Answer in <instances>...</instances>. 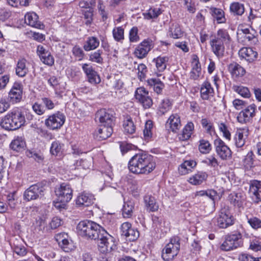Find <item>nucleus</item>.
I'll use <instances>...</instances> for the list:
<instances>
[{"instance_id": "obj_1", "label": "nucleus", "mask_w": 261, "mask_h": 261, "mask_svg": "<svg viewBox=\"0 0 261 261\" xmlns=\"http://www.w3.org/2000/svg\"><path fill=\"white\" fill-rule=\"evenodd\" d=\"M153 156L145 153H137L128 162L129 171L137 174H148L155 168Z\"/></svg>"}, {"instance_id": "obj_2", "label": "nucleus", "mask_w": 261, "mask_h": 261, "mask_svg": "<svg viewBox=\"0 0 261 261\" xmlns=\"http://www.w3.org/2000/svg\"><path fill=\"white\" fill-rule=\"evenodd\" d=\"M25 122L22 112L18 109H13L2 117L0 125L6 130H16L23 126Z\"/></svg>"}, {"instance_id": "obj_3", "label": "nucleus", "mask_w": 261, "mask_h": 261, "mask_svg": "<svg viewBox=\"0 0 261 261\" xmlns=\"http://www.w3.org/2000/svg\"><path fill=\"white\" fill-rule=\"evenodd\" d=\"M102 228L96 222L90 220H84L79 222L77 226V232L86 239L96 240L98 239Z\"/></svg>"}, {"instance_id": "obj_4", "label": "nucleus", "mask_w": 261, "mask_h": 261, "mask_svg": "<svg viewBox=\"0 0 261 261\" xmlns=\"http://www.w3.org/2000/svg\"><path fill=\"white\" fill-rule=\"evenodd\" d=\"M180 239L178 236L170 238L162 251V257L165 261L173 260L178 254L180 248Z\"/></svg>"}, {"instance_id": "obj_5", "label": "nucleus", "mask_w": 261, "mask_h": 261, "mask_svg": "<svg viewBox=\"0 0 261 261\" xmlns=\"http://www.w3.org/2000/svg\"><path fill=\"white\" fill-rule=\"evenodd\" d=\"M97 240L99 241L98 243V249L103 254L111 252L116 247L115 239L105 229L101 230V232Z\"/></svg>"}, {"instance_id": "obj_6", "label": "nucleus", "mask_w": 261, "mask_h": 261, "mask_svg": "<svg viewBox=\"0 0 261 261\" xmlns=\"http://www.w3.org/2000/svg\"><path fill=\"white\" fill-rule=\"evenodd\" d=\"M242 245V234L240 232H237L226 236L220 248L224 251H230L241 247Z\"/></svg>"}, {"instance_id": "obj_7", "label": "nucleus", "mask_w": 261, "mask_h": 261, "mask_svg": "<svg viewBox=\"0 0 261 261\" xmlns=\"http://www.w3.org/2000/svg\"><path fill=\"white\" fill-rule=\"evenodd\" d=\"M55 192L58 200L61 203H67L72 197V190L71 186L67 183H62L59 187H57Z\"/></svg>"}, {"instance_id": "obj_8", "label": "nucleus", "mask_w": 261, "mask_h": 261, "mask_svg": "<svg viewBox=\"0 0 261 261\" xmlns=\"http://www.w3.org/2000/svg\"><path fill=\"white\" fill-rule=\"evenodd\" d=\"M234 218L228 207L221 208L217 218V225L221 228H226L233 225Z\"/></svg>"}, {"instance_id": "obj_9", "label": "nucleus", "mask_w": 261, "mask_h": 261, "mask_svg": "<svg viewBox=\"0 0 261 261\" xmlns=\"http://www.w3.org/2000/svg\"><path fill=\"white\" fill-rule=\"evenodd\" d=\"M65 117L64 115L58 112L48 116L45 120L46 126L50 129H56L60 128L64 123Z\"/></svg>"}, {"instance_id": "obj_10", "label": "nucleus", "mask_w": 261, "mask_h": 261, "mask_svg": "<svg viewBox=\"0 0 261 261\" xmlns=\"http://www.w3.org/2000/svg\"><path fill=\"white\" fill-rule=\"evenodd\" d=\"M45 188L40 184L31 186L24 193L23 197L27 201L36 199L44 195Z\"/></svg>"}, {"instance_id": "obj_11", "label": "nucleus", "mask_w": 261, "mask_h": 261, "mask_svg": "<svg viewBox=\"0 0 261 261\" xmlns=\"http://www.w3.org/2000/svg\"><path fill=\"white\" fill-rule=\"evenodd\" d=\"M135 95L136 99L144 108L149 109L152 106V99L149 95L148 91L144 87L138 88L136 90Z\"/></svg>"}, {"instance_id": "obj_12", "label": "nucleus", "mask_w": 261, "mask_h": 261, "mask_svg": "<svg viewBox=\"0 0 261 261\" xmlns=\"http://www.w3.org/2000/svg\"><path fill=\"white\" fill-rule=\"evenodd\" d=\"M214 146L216 153L222 160H227L231 156V150L221 139L215 140Z\"/></svg>"}, {"instance_id": "obj_13", "label": "nucleus", "mask_w": 261, "mask_h": 261, "mask_svg": "<svg viewBox=\"0 0 261 261\" xmlns=\"http://www.w3.org/2000/svg\"><path fill=\"white\" fill-rule=\"evenodd\" d=\"M36 52L41 61L43 64L49 66H51L54 64V58L47 47L42 45H39L37 47Z\"/></svg>"}, {"instance_id": "obj_14", "label": "nucleus", "mask_w": 261, "mask_h": 261, "mask_svg": "<svg viewBox=\"0 0 261 261\" xmlns=\"http://www.w3.org/2000/svg\"><path fill=\"white\" fill-rule=\"evenodd\" d=\"M96 118L98 119L100 124L114 125V117L113 112L111 110L100 109L96 114Z\"/></svg>"}, {"instance_id": "obj_15", "label": "nucleus", "mask_w": 261, "mask_h": 261, "mask_svg": "<svg viewBox=\"0 0 261 261\" xmlns=\"http://www.w3.org/2000/svg\"><path fill=\"white\" fill-rule=\"evenodd\" d=\"M153 46L152 40L145 39L137 46L135 50L134 54L138 58L143 59L147 56Z\"/></svg>"}, {"instance_id": "obj_16", "label": "nucleus", "mask_w": 261, "mask_h": 261, "mask_svg": "<svg viewBox=\"0 0 261 261\" xmlns=\"http://www.w3.org/2000/svg\"><path fill=\"white\" fill-rule=\"evenodd\" d=\"M255 109L256 106L252 104L241 111L237 116L238 122L242 124L249 122L255 116Z\"/></svg>"}, {"instance_id": "obj_17", "label": "nucleus", "mask_w": 261, "mask_h": 261, "mask_svg": "<svg viewBox=\"0 0 261 261\" xmlns=\"http://www.w3.org/2000/svg\"><path fill=\"white\" fill-rule=\"evenodd\" d=\"M121 235L125 237L126 240L134 241L139 236V231L132 227L131 224L128 222L123 223L121 226Z\"/></svg>"}, {"instance_id": "obj_18", "label": "nucleus", "mask_w": 261, "mask_h": 261, "mask_svg": "<svg viewBox=\"0 0 261 261\" xmlns=\"http://www.w3.org/2000/svg\"><path fill=\"white\" fill-rule=\"evenodd\" d=\"M249 193L252 200L255 203L261 201V181L253 180L250 181Z\"/></svg>"}, {"instance_id": "obj_19", "label": "nucleus", "mask_w": 261, "mask_h": 261, "mask_svg": "<svg viewBox=\"0 0 261 261\" xmlns=\"http://www.w3.org/2000/svg\"><path fill=\"white\" fill-rule=\"evenodd\" d=\"M248 135L247 128H237L233 138L234 144L237 148H241L244 146Z\"/></svg>"}, {"instance_id": "obj_20", "label": "nucleus", "mask_w": 261, "mask_h": 261, "mask_svg": "<svg viewBox=\"0 0 261 261\" xmlns=\"http://www.w3.org/2000/svg\"><path fill=\"white\" fill-rule=\"evenodd\" d=\"M191 66L192 69L190 72V78L193 80H197L201 76V67L199 58L196 55L192 56Z\"/></svg>"}, {"instance_id": "obj_21", "label": "nucleus", "mask_w": 261, "mask_h": 261, "mask_svg": "<svg viewBox=\"0 0 261 261\" xmlns=\"http://www.w3.org/2000/svg\"><path fill=\"white\" fill-rule=\"evenodd\" d=\"M22 86L20 83L15 82L9 93V97L13 103L19 102L22 98Z\"/></svg>"}, {"instance_id": "obj_22", "label": "nucleus", "mask_w": 261, "mask_h": 261, "mask_svg": "<svg viewBox=\"0 0 261 261\" xmlns=\"http://www.w3.org/2000/svg\"><path fill=\"white\" fill-rule=\"evenodd\" d=\"M10 244L13 251L17 255L23 256L27 253L25 247L23 245L22 240L19 237L12 238Z\"/></svg>"}, {"instance_id": "obj_23", "label": "nucleus", "mask_w": 261, "mask_h": 261, "mask_svg": "<svg viewBox=\"0 0 261 261\" xmlns=\"http://www.w3.org/2000/svg\"><path fill=\"white\" fill-rule=\"evenodd\" d=\"M38 16L35 12H28L24 16L25 23L32 27L42 30L44 25L38 20Z\"/></svg>"}, {"instance_id": "obj_24", "label": "nucleus", "mask_w": 261, "mask_h": 261, "mask_svg": "<svg viewBox=\"0 0 261 261\" xmlns=\"http://www.w3.org/2000/svg\"><path fill=\"white\" fill-rule=\"evenodd\" d=\"M181 126L180 118L177 114H172L166 123V127L174 133H176Z\"/></svg>"}, {"instance_id": "obj_25", "label": "nucleus", "mask_w": 261, "mask_h": 261, "mask_svg": "<svg viewBox=\"0 0 261 261\" xmlns=\"http://www.w3.org/2000/svg\"><path fill=\"white\" fill-rule=\"evenodd\" d=\"M82 68L86 73L88 81L92 84H97L100 82V78L97 72L93 69L92 67L88 64H84Z\"/></svg>"}, {"instance_id": "obj_26", "label": "nucleus", "mask_w": 261, "mask_h": 261, "mask_svg": "<svg viewBox=\"0 0 261 261\" xmlns=\"http://www.w3.org/2000/svg\"><path fill=\"white\" fill-rule=\"evenodd\" d=\"M221 41L213 39L211 40L210 45L214 54L218 58H222L224 56L225 46Z\"/></svg>"}, {"instance_id": "obj_27", "label": "nucleus", "mask_w": 261, "mask_h": 261, "mask_svg": "<svg viewBox=\"0 0 261 261\" xmlns=\"http://www.w3.org/2000/svg\"><path fill=\"white\" fill-rule=\"evenodd\" d=\"M68 238L67 234L65 233L58 234L56 237V239L59 246L64 251L66 252H69L71 249V243L68 239Z\"/></svg>"}, {"instance_id": "obj_28", "label": "nucleus", "mask_w": 261, "mask_h": 261, "mask_svg": "<svg viewBox=\"0 0 261 261\" xmlns=\"http://www.w3.org/2000/svg\"><path fill=\"white\" fill-rule=\"evenodd\" d=\"M113 126L109 125L100 124L96 132V138L99 140H105L110 137L113 132Z\"/></svg>"}, {"instance_id": "obj_29", "label": "nucleus", "mask_w": 261, "mask_h": 261, "mask_svg": "<svg viewBox=\"0 0 261 261\" xmlns=\"http://www.w3.org/2000/svg\"><path fill=\"white\" fill-rule=\"evenodd\" d=\"M208 174L206 172L200 171L192 175L188 181L193 185H199L206 180Z\"/></svg>"}, {"instance_id": "obj_30", "label": "nucleus", "mask_w": 261, "mask_h": 261, "mask_svg": "<svg viewBox=\"0 0 261 261\" xmlns=\"http://www.w3.org/2000/svg\"><path fill=\"white\" fill-rule=\"evenodd\" d=\"M239 55L241 58L250 62L254 61L257 57V52L250 47L242 48L239 51Z\"/></svg>"}, {"instance_id": "obj_31", "label": "nucleus", "mask_w": 261, "mask_h": 261, "mask_svg": "<svg viewBox=\"0 0 261 261\" xmlns=\"http://www.w3.org/2000/svg\"><path fill=\"white\" fill-rule=\"evenodd\" d=\"M94 196L90 194L82 193L76 200V204L79 206H88L94 202Z\"/></svg>"}, {"instance_id": "obj_32", "label": "nucleus", "mask_w": 261, "mask_h": 261, "mask_svg": "<svg viewBox=\"0 0 261 261\" xmlns=\"http://www.w3.org/2000/svg\"><path fill=\"white\" fill-rule=\"evenodd\" d=\"M27 61L24 58L19 59L17 63L15 68V72L19 77H24L29 72L28 67L27 66Z\"/></svg>"}, {"instance_id": "obj_33", "label": "nucleus", "mask_w": 261, "mask_h": 261, "mask_svg": "<svg viewBox=\"0 0 261 261\" xmlns=\"http://www.w3.org/2000/svg\"><path fill=\"white\" fill-rule=\"evenodd\" d=\"M214 94V89L208 82H204L200 88L201 97L203 99L207 100L212 97Z\"/></svg>"}, {"instance_id": "obj_34", "label": "nucleus", "mask_w": 261, "mask_h": 261, "mask_svg": "<svg viewBox=\"0 0 261 261\" xmlns=\"http://www.w3.org/2000/svg\"><path fill=\"white\" fill-rule=\"evenodd\" d=\"M99 39L94 36L88 37L85 42L83 48L86 51H89L96 49L99 45Z\"/></svg>"}, {"instance_id": "obj_35", "label": "nucleus", "mask_w": 261, "mask_h": 261, "mask_svg": "<svg viewBox=\"0 0 261 261\" xmlns=\"http://www.w3.org/2000/svg\"><path fill=\"white\" fill-rule=\"evenodd\" d=\"M229 11L234 16H242L245 12L244 5L238 2H234L230 4Z\"/></svg>"}, {"instance_id": "obj_36", "label": "nucleus", "mask_w": 261, "mask_h": 261, "mask_svg": "<svg viewBox=\"0 0 261 261\" xmlns=\"http://www.w3.org/2000/svg\"><path fill=\"white\" fill-rule=\"evenodd\" d=\"M147 85L157 94H161L164 88V83L159 79H150L147 81Z\"/></svg>"}, {"instance_id": "obj_37", "label": "nucleus", "mask_w": 261, "mask_h": 261, "mask_svg": "<svg viewBox=\"0 0 261 261\" xmlns=\"http://www.w3.org/2000/svg\"><path fill=\"white\" fill-rule=\"evenodd\" d=\"M228 70L231 75L236 77L243 76L246 72L244 68L236 63L229 64Z\"/></svg>"}, {"instance_id": "obj_38", "label": "nucleus", "mask_w": 261, "mask_h": 261, "mask_svg": "<svg viewBox=\"0 0 261 261\" xmlns=\"http://www.w3.org/2000/svg\"><path fill=\"white\" fill-rule=\"evenodd\" d=\"M93 160L91 158L88 159H81L76 161L74 165V169H83L85 170L90 169L92 166Z\"/></svg>"}, {"instance_id": "obj_39", "label": "nucleus", "mask_w": 261, "mask_h": 261, "mask_svg": "<svg viewBox=\"0 0 261 261\" xmlns=\"http://www.w3.org/2000/svg\"><path fill=\"white\" fill-rule=\"evenodd\" d=\"M144 202L147 210L149 212H155L159 208V205L155 201V198L149 195H146L144 198Z\"/></svg>"}, {"instance_id": "obj_40", "label": "nucleus", "mask_w": 261, "mask_h": 261, "mask_svg": "<svg viewBox=\"0 0 261 261\" xmlns=\"http://www.w3.org/2000/svg\"><path fill=\"white\" fill-rule=\"evenodd\" d=\"M25 146V142L22 137H17L15 138L10 145V148L16 151H21L24 149Z\"/></svg>"}, {"instance_id": "obj_41", "label": "nucleus", "mask_w": 261, "mask_h": 261, "mask_svg": "<svg viewBox=\"0 0 261 261\" xmlns=\"http://www.w3.org/2000/svg\"><path fill=\"white\" fill-rule=\"evenodd\" d=\"M123 128L125 134H133L136 131V126L130 117H127L123 122Z\"/></svg>"}, {"instance_id": "obj_42", "label": "nucleus", "mask_w": 261, "mask_h": 261, "mask_svg": "<svg viewBox=\"0 0 261 261\" xmlns=\"http://www.w3.org/2000/svg\"><path fill=\"white\" fill-rule=\"evenodd\" d=\"M183 34L184 32L179 24H172L170 27L169 35L171 37L174 39H179L182 37Z\"/></svg>"}, {"instance_id": "obj_43", "label": "nucleus", "mask_w": 261, "mask_h": 261, "mask_svg": "<svg viewBox=\"0 0 261 261\" xmlns=\"http://www.w3.org/2000/svg\"><path fill=\"white\" fill-rule=\"evenodd\" d=\"M168 60V57L166 56H159L153 59V62L155 63L156 67L159 71L162 72L166 68Z\"/></svg>"}, {"instance_id": "obj_44", "label": "nucleus", "mask_w": 261, "mask_h": 261, "mask_svg": "<svg viewBox=\"0 0 261 261\" xmlns=\"http://www.w3.org/2000/svg\"><path fill=\"white\" fill-rule=\"evenodd\" d=\"M230 202L234 206L241 207L245 200L244 196L241 193L231 194L229 196Z\"/></svg>"}, {"instance_id": "obj_45", "label": "nucleus", "mask_w": 261, "mask_h": 261, "mask_svg": "<svg viewBox=\"0 0 261 261\" xmlns=\"http://www.w3.org/2000/svg\"><path fill=\"white\" fill-rule=\"evenodd\" d=\"M162 11L160 8H150L146 12L143 14L145 19L150 20L156 18L161 14Z\"/></svg>"}, {"instance_id": "obj_46", "label": "nucleus", "mask_w": 261, "mask_h": 261, "mask_svg": "<svg viewBox=\"0 0 261 261\" xmlns=\"http://www.w3.org/2000/svg\"><path fill=\"white\" fill-rule=\"evenodd\" d=\"M212 15L216 19L218 23H223L225 21L224 11L218 8H212L211 9Z\"/></svg>"}, {"instance_id": "obj_47", "label": "nucleus", "mask_w": 261, "mask_h": 261, "mask_svg": "<svg viewBox=\"0 0 261 261\" xmlns=\"http://www.w3.org/2000/svg\"><path fill=\"white\" fill-rule=\"evenodd\" d=\"M244 34V38L249 41L250 44H255L257 39L255 35V32L252 30V32L249 29H244L240 30Z\"/></svg>"}, {"instance_id": "obj_48", "label": "nucleus", "mask_w": 261, "mask_h": 261, "mask_svg": "<svg viewBox=\"0 0 261 261\" xmlns=\"http://www.w3.org/2000/svg\"><path fill=\"white\" fill-rule=\"evenodd\" d=\"M199 143L198 149L201 153L207 154L211 151L212 147L208 141L201 139L199 141Z\"/></svg>"}, {"instance_id": "obj_49", "label": "nucleus", "mask_w": 261, "mask_h": 261, "mask_svg": "<svg viewBox=\"0 0 261 261\" xmlns=\"http://www.w3.org/2000/svg\"><path fill=\"white\" fill-rule=\"evenodd\" d=\"M254 153L252 151H250L245 156L243 160V166L247 170L250 169L253 166Z\"/></svg>"}, {"instance_id": "obj_50", "label": "nucleus", "mask_w": 261, "mask_h": 261, "mask_svg": "<svg viewBox=\"0 0 261 261\" xmlns=\"http://www.w3.org/2000/svg\"><path fill=\"white\" fill-rule=\"evenodd\" d=\"M214 39L221 41L223 43H226L229 41L230 37L226 30L220 29L217 31Z\"/></svg>"}, {"instance_id": "obj_51", "label": "nucleus", "mask_w": 261, "mask_h": 261, "mask_svg": "<svg viewBox=\"0 0 261 261\" xmlns=\"http://www.w3.org/2000/svg\"><path fill=\"white\" fill-rule=\"evenodd\" d=\"M102 51L98 49L92 53L89 56V60L96 63L102 64L103 62V58L101 57Z\"/></svg>"}, {"instance_id": "obj_52", "label": "nucleus", "mask_w": 261, "mask_h": 261, "mask_svg": "<svg viewBox=\"0 0 261 261\" xmlns=\"http://www.w3.org/2000/svg\"><path fill=\"white\" fill-rule=\"evenodd\" d=\"M134 208L133 203L131 201L124 202L122 208V214L124 217L129 218L133 214Z\"/></svg>"}, {"instance_id": "obj_53", "label": "nucleus", "mask_w": 261, "mask_h": 261, "mask_svg": "<svg viewBox=\"0 0 261 261\" xmlns=\"http://www.w3.org/2000/svg\"><path fill=\"white\" fill-rule=\"evenodd\" d=\"M152 122L151 120H148L146 122L145 127L143 130L144 138L146 140H149L152 136Z\"/></svg>"}, {"instance_id": "obj_54", "label": "nucleus", "mask_w": 261, "mask_h": 261, "mask_svg": "<svg viewBox=\"0 0 261 261\" xmlns=\"http://www.w3.org/2000/svg\"><path fill=\"white\" fill-rule=\"evenodd\" d=\"M171 108V103L168 99H164L161 103L159 111L161 115H164L168 112Z\"/></svg>"}, {"instance_id": "obj_55", "label": "nucleus", "mask_w": 261, "mask_h": 261, "mask_svg": "<svg viewBox=\"0 0 261 261\" xmlns=\"http://www.w3.org/2000/svg\"><path fill=\"white\" fill-rule=\"evenodd\" d=\"M112 33L115 41L120 42L124 39V29L121 27L114 28Z\"/></svg>"}, {"instance_id": "obj_56", "label": "nucleus", "mask_w": 261, "mask_h": 261, "mask_svg": "<svg viewBox=\"0 0 261 261\" xmlns=\"http://www.w3.org/2000/svg\"><path fill=\"white\" fill-rule=\"evenodd\" d=\"M232 89L234 91L245 98H249L251 95L250 92L247 87L241 86H234Z\"/></svg>"}, {"instance_id": "obj_57", "label": "nucleus", "mask_w": 261, "mask_h": 261, "mask_svg": "<svg viewBox=\"0 0 261 261\" xmlns=\"http://www.w3.org/2000/svg\"><path fill=\"white\" fill-rule=\"evenodd\" d=\"M63 145L58 141H54L52 143L50 152L51 154L58 155L61 152Z\"/></svg>"}, {"instance_id": "obj_58", "label": "nucleus", "mask_w": 261, "mask_h": 261, "mask_svg": "<svg viewBox=\"0 0 261 261\" xmlns=\"http://www.w3.org/2000/svg\"><path fill=\"white\" fill-rule=\"evenodd\" d=\"M247 222L253 229L257 230L261 228V220L256 217L248 218Z\"/></svg>"}, {"instance_id": "obj_59", "label": "nucleus", "mask_w": 261, "mask_h": 261, "mask_svg": "<svg viewBox=\"0 0 261 261\" xmlns=\"http://www.w3.org/2000/svg\"><path fill=\"white\" fill-rule=\"evenodd\" d=\"M202 163L214 168H217L219 165L218 160L214 155H210L202 161Z\"/></svg>"}, {"instance_id": "obj_60", "label": "nucleus", "mask_w": 261, "mask_h": 261, "mask_svg": "<svg viewBox=\"0 0 261 261\" xmlns=\"http://www.w3.org/2000/svg\"><path fill=\"white\" fill-rule=\"evenodd\" d=\"M84 18L86 20L85 24L87 25L91 24L93 21V9L91 8L83 12Z\"/></svg>"}, {"instance_id": "obj_61", "label": "nucleus", "mask_w": 261, "mask_h": 261, "mask_svg": "<svg viewBox=\"0 0 261 261\" xmlns=\"http://www.w3.org/2000/svg\"><path fill=\"white\" fill-rule=\"evenodd\" d=\"M219 128L220 132L223 133V137L227 140H230L231 134L226 125L224 123H221L219 124Z\"/></svg>"}, {"instance_id": "obj_62", "label": "nucleus", "mask_w": 261, "mask_h": 261, "mask_svg": "<svg viewBox=\"0 0 261 261\" xmlns=\"http://www.w3.org/2000/svg\"><path fill=\"white\" fill-rule=\"evenodd\" d=\"M32 109L34 112L38 115H41L45 113V108L41 104L38 102H35L32 106Z\"/></svg>"}, {"instance_id": "obj_63", "label": "nucleus", "mask_w": 261, "mask_h": 261, "mask_svg": "<svg viewBox=\"0 0 261 261\" xmlns=\"http://www.w3.org/2000/svg\"><path fill=\"white\" fill-rule=\"evenodd\" d=\"M138 30L137 27L132 28L129 31V39L131 42H136L139 40V37L138 35Z\"/></svg>"}, {"instance_id": "obj_64", "label": "nucleus", "mask_w": 261, "mask_h": 261, "mask_svg": "<svg viewBox=\"0 0 261 261\" xmlns=\"http://www.w3.org/2000/svg\"><path fill=\"white\" fill-rule=\"evenodd\" d=\"M239 259L240 261H261V257L255 258L247 253L240 255Z\"/></svg>"}]
</instances>
